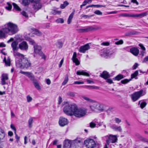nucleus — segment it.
Segmentation results:
<instances>
[{"instance_id": "1", "label": "nucleus", "mask_w": 148, "mask_h": 148, "mask_svg": "<svg viewBox=\"0 0 148 148\" xmlns=\"http://www.w3.org/2000/svg\"><path fill=\"white\" fill-rule=\"evenodd\" d=\"M5 27L0 30V38H5V34L12 36L17 33L19 31L18 25L12 22H9L5 25Z\"/></svg>"}, {"instance_id": "2", "label": "nucleus", "mask_w": 148, "mask_h": 148, "mask_svg": "<svg viewBox=\"0 0 148 148\" xmlns=\"http://www.w3.org/2000/svg\"><path fill=\"white\" fill-rule=\"evenodd\" d=\"M82 142L80 138L73 140L72 142L69 140L64 141L63 148H81Z\"/></svg>"}, {"instance_id": "3", "label": "nucleus", "mask_w": 148, "mask_h": 148, "mask_svg": "<svg viewBox=\"0 0 148 148\" xmlns=\"http://www.w3.org/2000/svg\"><path fill=\"white\" fill-rule=\"evenodd\" d=\"M18 57L20 58V59L18 62H16V63L17 66L23 69H27L30 66L31 63L30 61L22 54H21V56H18Z\"/></svg>"}, {"instance_id": "4", "label": "nucleus", "mask_w": 148, "mask_h": 148, "mask_svg": "<svg viewBox=\"0 0 148 148\" xmlns=\"http://www.w3.org/2000/svg\"><path fill=\"white\" fill-rule=\"evenodd\" d=\"M76 105L74 103L65 105L63 108L64 112L69 116L73 115L74 110L76 107Z\"/></svg>"}, {"instance_id": "5", "label": "nucleus", "mask_w": 148, "mask_h": 148, "mask_svg": "<svg viewBox=\"0 0 148 148\" xmlns=\"http://www.w3.org/2000/svg\"><path fill=\"white\" fill-rule=\"evenodd\" d=\"M75 109L73 115L78 118H81L84 116L87 112V110L85 108H78L77 105Z\"/></svg>"}, {"instance_id": "6", "label": "nucleus", "mask_w": 148, "mask_h": 148, "mask_svg": "<svg viewBox=\"0 0 148 148\" xmlns=\"http://www.w3.org/2000/svg\"><path fill=\"white\" fill-rule=\"evenodd\" d=\"M106 138V143L109 145L110 143H114L117 142V138L116 136L110 134L108 135L105 136L103 137V139H105Z\"/></svg>"}, {"instance_id": "7", "label": "nucleus", "mask_w": 148, "mask_h": 148, "mask_svg": "<svg viewBox=\"0 0 148 148\" xmlns=\"http://www.w3.org/2000/svg\"><path fill=\"white\" fill-rule=\"evenodd\" d=\"M84 144L87 148H94L96 146L95 141L90 138H88L85 140Z\"/></svg>"}, {"instance_id": "8", "label": "nucleus", "mask_w": 148, "mask_h": 148, "mask_svg": "<svg viewBox=\"0 0 148 148\" xmlns=\"http://www.w3.org/2000/svg\"><path fill=\"white\" fill-rule=\"evenodd\" d=\"M143 90H141L132 94L130 95V97L132 101L133 102H135L138 100L140 97L143 96Z\"/></svg>"}, {"instance_id": "9", "label": "nucleus", "mask_w": 148, "mask_h": 148, "mask_svg": "<svg viewBox=\"0 0 148 148\" xmlns=\"http://www.w3.org/2000/svg\"><path fill=\"white\" fill-rule=\"evenodd\" d=\"M101 28L98 27L89 26L85 28H80L77 29L79 32L83 33L100 29Z\"/></svg>"}, {"instance_id": "10", "label": "nucleus", "mask_w": 148, "mask_h": 148, "mask_svg": "<svg viewBox=\"0 0 148 148\" xmlns=\"http://www.w3.org/2000/svg\"><path fill=\"white\" fill-rule=\"evenodd\" d=\"M147 13L144 12L139 14H132L128 13H124L121 14V16L124 17H140L141 18L147 15Z\"/></svg>"}, {"instance_id": "11", "label": "nucleus", "mask_w": 148, "mask_h": 148, "mask_svg": "<svg viewBox=\"0 0 148 148\" xmlns=\"http://www.w3.org/2000/svg\"><path fill=\"white\" fill-rule=\"evenodd\" d=\"M17 43L16 42L14 41L11 44V47L12 48L13 54L14 56L17 57L18 56H21V54L17 51L18 48L17 47Z\"/></svg>"}, {"instance_id": "12", "label": "nucleus", "mask_w": 148, "mask_h": 148, "mask_svg": "<svg viewBox=\"0 0 148 148\" xmlns=\"http://www.w3.org/2000/svg\"><path fill=\"white\" fill-rule=\"evenodd\" d=\"M28 45L25 41H23L19 44V48L21 50L26 51L28 50Z\"/></svg>"}, {"instance_id": "13", "label": "nucleus", "mask_w": 148, "mask_h": 148, "mask_svg": "<svg viewBox=\"0 0 148 148\" xmlns=\"http://www.w3.org/2000/svg\"><path fill=\"white\" fill-rule=\"evenodd\" d=\"M68 123L69 121L66 119L62 117H61L59 118V124L61 127H64Z\"/></svg>"}, {"instance_id": "14", "label": "nucleus", "mask_w": 148, "mask_h": 148, "mask_svg": "<svg viewBox=\"0 0 148 148\" xmlns=\"http://www.w3.org/2000/svg\"><path fill=\"white\" fill-rule=\"evenodd\" d=\"M90 48L89 44H86L84 45L81 46L79 48V51L81 53H84L86 51Z\"/></svg>"}, {"instance_id": "15", "label": "nucleus", "mask_w": 148, "mask_h": 148, "mask_svg": "<svg viewBox=\"0 0 148 148\" xmlns=\"http://www.w3.org/2000/svg\"><path fill=\"white\" fill-rule=\"evenodd\" d=\"M110 127L114 131L119 132H122V128L121 126L117 125L116 124H113L111 125Z\"/></svg>"}, {"instance_id": "16", "label": "nucleus", "mask_w": 148, "mask_h": 148, "mask_svg": "<svg viewBox=\"0 0 148 148\" xmlns=\"http://www.w3.org/2000/svg\"><path fill=\"white\" fill-rule=\"evenodd\" d=\"M93 103L91 106H90V108L91 110L94 111L95 110H98L99 106V103L96 101H95L93 100V102H92Z\"/></svg>"}, {"instance_id": "17", "label": "nucleus", "mask_w": 148, "mask_h": 148, "mask_svg": "<svg viewBox=\"0 0 148 148\" xmlns=\"http://www.w3.org/2000/svg\"><path fill=\"white\" fill-rule=\"evenodd\" d=\"M1 84L2 85H4L6 84L5 81L8 79V75L6 74H3L2 75Z\"/></svg>"}, {"instance_id": "18", "label": "nucleus", "mask_w": 148, "mask_h": 148, "mask_svg": "<svg viewBox=\"0 0 148 148\" xmlns=\"http://www.w3.org/2000/svg\"><path fill=\"white\" fill-rule=\"evenodd\" d=\"M130 52L134 55L137 56L139 53V50L136 47H133L130 49Z\"/></svg>"}, {"instance_id": "19", "label": "nucleus", "mask_w": 148, "mask_h": 148, "mask_svg": "<svg viewBox=\"0 0 148 148\" xmlns=\"http://www.w3.org/2000/svg\"><path fill=\"white\" fill-rule=\"evenodd\" d=\"M77 57V53L76 52H74L73 56L72 58V60L73 62L75 63L76 65H79L80 63L77 59L76 58Z\"/></svg>"}, {"instance_id": "20", "label": "nucleus", "mask_w": 148, "mask_h": 148, "mask_svg": "<svg viewBox=\"0 0 148 148\" xmlns=\"http://www.w3.org/2000/svg\"><path fill=\"white\" fill-rule=\"evenodd\" d=\"M42 7V4L39 2L34 3L33 5V8L34 10L36 11H37L40 9Z\"/></svg>"}, {"instance_id": "21", "label": "nucleus", "mask_w": 148, "mask_h": 148, "mask_svg": "<svg viewBox=\"0 0 148 148\" xmlns=\"http://www.w3.org/2000/svg\"><path fill=\"white\" fill-rule=\"evenodd\" d=\"M76 74L77 75H83L88 77L90 76L89 74L84 70L78 71L76 72Z\"/></svg>"}, {"instance_id": "22", "label": "nucleus", "mask_w": 148, "mask_h": 148, "mask_svg": "<svg viewBox=\"0 0 148 148\" xmlns=\"http://www.w3.org/2000/svg\"><path fill=\"white\" fill-rule=\"evenodd\" d=\"M34 52L35 53L39 54L41 52V47L37 45L34 46Z\"/></svg>"}, {"instance_id": "23", "label": "nucleus", "mask_w": 148, "mask_h": 148, "mask_svg": "<svg viewBox=\"0 0 148 148\" xmlns=\"http://www.w3.org/2000/svg\"><path fill=\"white\" fill-rule=\"evenodd\" d=\"M100 76L105 79L109 78L110 75L106 71H103L102 73L100 75Z\"/></svg>"}, {"instance_id": "24", "label": "nucleus", "mask_w": 148, "mask_h": 148, "mask_svg": "<svg viewBox=\"0 0 148 148\" xmlns=\"http://www.w3.org/2000/svg\"><path fill=\"white\" fill-rule=\"evenodd\" d=\"M3 61L4 62L5 65L6 66H10V59L9 58H8L6 59L5 57H4L3 59Z\"/></svg>"}, {"instance_id": "25", "label": "nucleus", "mask_w": 148, "mask_h": 148, "mask_svg": "<svg viewBox=\"0 0 148 148\" xmlns=\"http://www.w3.org/2000/svg\"><path fill=\"white\" fill-rule=\"evenodd\" d=\"M33 31L34 34L38 36H40L42 35V33L37 29H34Z\"/></svg>"}, {"instance_id": "26", "label": "nucleus", "mask_w": 148, "mask_h": 148, "mask_svg": "<svg viewBox=\"0 0 148 148\" xmlns=\"http://www.w3.org/2000/svg\"><path fill=\"white\" fill-rule=\"evenodd\" d=\"M33 83L35 88L39 90L41 89L40 87L37 80L34 81Z\"/></svg>"}, {"instance_id": "27", "label": "nucleus", "mask_w": 148, "mask_h": 148, "mask_svg": "<svg viewBox=\"0 0 148 148\" xmlns=\"http://www.w3.org/2000/svg\"><path fill=\"white\" fill-rule=\"evenodd\" d=\"M82 97L88 102L92 103L93 102V100L86 96H82Z\"/></svg>"}, {"instance_id": "28", "label": "nucleus", "mask_w": 148, "mask_h": 148, "mask_svg": "<svg viewBox=\"0 0 148 148\" xmlns=\"http://www.w3.org/2000/svg\"><path fill=\"white\" fill-rule=\"evenodd\" d=\"M105 106L103 104L99 103V106L98 110L101 111L104 110L105 109Z\"/></svg>"}, {"instance_id": "29", "label": "nucleus", "mask_w": 148, "mask_h": 148, "mask_svg": "<svg viewBox=\"0 0 148 148\" xmlns=\"http://www.w3.org/2000/svg\"><path fill=\"white\" fill-rule=\"evenodd\" d=\"M138 71H136L133 74H132L131 75V79L135 78L136 79H137V77L136 76L138 75Z\"/></svg>"}, {"instance_id": "30", "label": "nucleus", "mask_w": 148, "mask_h": 148, "mask_svg": "<svg viewBox=\"0 0 148 148\" xmlns=\"http://www.w3.org/2000/svg\"><path fill=\"white\" fill-rule=\"evenodd\" d=\"M74 12H75L74 11L70 15L67 21L68 24H69L71 23V20L73 18V15L74 14Z\"/></svg>"}, {"instance_id": "31", "label": "nucleus", "mask_w": 148, "mask_h": 148, "mask_svg": "<svg viewBox=\"0 0 148 148\" xmlns=\"http://www.w3.org/2000/svg\"><path fill=\"white\" fill-rule=\"evenodd\" d=\"M30 0H22V4L24 6L28 5L30 3Z\"/></svg>"}, {"instance_id": "32", "label": "nucleus", "mask_w": 148, "mask_h": 148, "mask_svg": "<svg viewBox=\"0 0 148 148\" xmlns=\"http://www.w3.org/2000/svg\"><path fill=\"white\" fill-rule=\"evenodd\" d=\"M69 4V3L66 1L64 2L63 4L61 5L60 7L61 9H63Z\"/></svg>"}, {"instance_id": "33", "label": "nucleus", "mask_w": 148, "mask_h": 148, "mask_svg": "<svg viewBox=\"0 0 148 148\" xmlns=\"http://www.w3.org/2000/svg\"><path fill=\"white\" fill-rule=\"evenodd\" d=\"M69 76L68 75H66L65 77L64 81L62 83V84L63 85H65L68 82L69 80Z\"/></svg>"}, {"instance_id": "34", "label": "nucleus", "mask_w": 148, "mask_h": 148, "mask_svg": "<svg viewBox=\"0 0 148 148\" xmlns=\"http://www.w3.org/2000/svg\"><path fill=\"white\" fill-rule=\"evenodd\" d=\"M123 78V75H117L116 77L114 78L113 79L115 80L118 81L120 80L121 79Z\"/></svg>"}, {"instance_id": "35", "label": "nucleus", "mask_w": 148, "mask_h": 148, "mask_svg": "<svg viewBox=\"0 0 148 148\" xmlns=\"http://www.w3.org/2000/svg\"><path fill=\"white\" fill-rule=\"evenodd\" d=\"M7 6L5 7V8L8 10H10L12 7V5L8 2L7 3Z\"/></svg>"}, {"instance_id": "36", "label": "nucleus", "mask_w": 148, "mask_h": 148, "mask_svg": "<svg viewBox=\"0 0 148 148\" xmlns=\"http://www.w3.org/2000/svg\"><path fill=\"white\" fill-rule=\"evenodd\" d=\"M14 7V8L16 10L18 11H21V8L19 7L15 3H12Z\"/></svg>"}, {"instance_id": "37", "label": "nucleus", "mask_w": 148, "mask_h": 148, "mask_svg": "<svg viewBox=\"0 0 148 148\" xmlns=\"http://www.w3.org/2000/svg\"><path fill=\"white\" fill-rule=\"evenodd\" d=\"M94 16V15H92L90 16H89L85 14H82L80 16L81 18H89L91 17H92Z\"/></svg>"}, {"instance_id": "38", "label": "nucleus", "mask_w": 148, "mask_h": 148, "mask_svg": "<svg viewBox=\"0 0 148 148\" xmlns=\"http://www.w3.org/2000/svg\"><path fill=\"white\" fill-rule=\"evenodd\" d=\"M33 120L32 118H30L28 120V124L29 127L31 128L32 127V123Z\"/></svg>"}, {"instance_id": "39", "label": "nucleus", "mask_w": 148, "mask_h": 148, "mask_svg": "<svg viewBox=\"0 0 148 148\" xmlns=\"http://www.w3.org/2000/svg\"><path fill=\"white\" fill-rule=\"evenodd\" d=\"M114 120L115 122L117 124H119L121 121V119L117 117L115 118Z\"/></svg>"}, {"instance_id": "40", "label": "nucleus", "mask_w": 148, "mask_h": 148, "mask_svg": "<svg viewBox=\"0 0 148 148\" xmlns=\"http://www.w3.org/2000/svg\"><path fill=\"white\" fill-rule=\"evenodd\" d=\"M131 80V79H125L121 81V82L122 84H126L127 83L129 82Z\"/></svg>"}, {"instance_id": "41", "label": "nucleus", "mask_w": 148, "mask_h": 148, "mask_svg": "<svg viewBox=\"0 0 148 148\" xmlns=\"http://www.w3.org/2000/svg\"><path fill=\"white\" fill-rule=\"evenodd\" d=\"M56 21L57 23H62L64 22V20L62 18H59L57 19Z\"/></svg>"}, {"instance_id": "42", "label": "nucleus", "mask_w": 148, "mask_h": 148, "mask_svg": "<svg viewBox=\"0 0 148 148\" xmlns=\"http://www.w3.org/2000/svg\"><path fill=\"white\" fill-rule=\"evenodd\" d=\"M57 45L59 48H61L63 45V43L62 42L58 41L57 42Z\"/></svg>"}, {"instance_id": "43", "label": "nucleus", "mask_w": 148, "mask_h": 148, "mask_svg": "<svg viewBox=\"0 0 148 148\" xmlns=\"http://www.w3.org/2000/svg\"><path fill=\"white\" fill-rule=\"evenodd\" d=\"M123 43V41L122 40H120L119 41L116 42H115V44L116 45H122Z\"/></svg>"}, {"instance_id": "44", "label": "nucleus", "mask_w": 148, "mask_h": 148, "mask_svg": "<svg viewBox=\"0 0 148 148\" xmlns=\"http://www.w3.org/2000/svg\"><path fill=\"white\" fill-rule=\"evenodd\" d=\"M27 101L28 102H29L32 101V98L29 95H28L26 97Z\"/></svg>"}, {"instance_id": "45", "label": "nucleus", "mask_w": 148, "mask_h": 148, "mask_svg": "<svg viewBox=\"0 0 148 148\" xmlns=\"http://www.w3.org/2000/svg\"><path fill=\"white\" fill-rule=\"evenodd\" d=\"M94 13L98 15H101L102 14V13L98 10H97L95 11Z\"/></svg>"}, {"instance_id": "46", "label": "nucleus", "mask_w": 148, "mask_h": 148, "mask_svg": "<svg viewBox=\"0 0 148 148\" xmlns=\"http://www.w3.org/2000/svg\"><path fill=\"white\" fill-rule=\"evenodd\" d=\"M2 134V137L1 138H2L4 137H5V134L3 130L1 129H0V134Z\"/></svg>"}, {"instance_id": "47", "label": "nucleus", "mask_w": 148, "mask_h": 148, "mask_svg": "<svg viewBox=\"0 0 148 148\" xmlns=\"http://www.w3.org/2000/svg\"><path fill=\"white\" fill-rule=\"evenodd\" d=\"M146 104V102H142L140 105V107L142 108H143L145 106Z\"/></svg>"}, {"instance_id": "48", "label": "nucleus", "mask_w": 148, "mask_h": 148, "mask_svg": "<svg viewBox=\"0 0 148 148\" xmlns=\"http://www.w3.org/2000/svg\"><path fill=\"white\" fill-rule=\"evenodd\" d=\"M61 12L59 11H56L54 10L51 12V13L53 14H59L61 13Z\"/></svg>"}, {"instance_id": "49", "label": "nucleus", "mask_w": 148, "mask_h": 148, "mask_svg": "<svg viewBox=\"0 0 148 148\" xmlns=\"http://www.w3.org/2000/svg\"><path fill=\"white\" fill-rule=\"evenodd\" d=\"M30 79L33 82V83L34 82V81L36 80L35 79L34 77V76L32 74V75L30 76V77H29Z\"/></svg>"}, {"instance_id": "50", "label": "nucleus", "mask_w": 148, "mask_h": 148, "mask_svg": "<svg viewBox=\"0 0 148 148\" xmlns=\"http://www.w3.org/2000/svg\"><path fill=\"white\" fill-rule=\"evenodd\" d=\"M96 126L95 124L93 122H91L90 123V126L91 128H94Z\"/></svg>"}, {"instance_id": "51", "label": "nucleus", "mask_w": 148, "mask_h": 148, "mask_svg": "<svg viewBox=\"0 0 148 148\" xmlns=\"http://www.w3.org/2000/svg\"><path fill=\"white\" fill-rule=\"evenodd\" d=\"M101 45L103 46H108L109 45L110 43L109 42H103Z\"/></svg>"}, {"instance_id": "52", "label": "nucleus", "mask_w": 148, "mask_h": 148, "mask_svg": "<svg viewBox=\"0 0 148 148\" xmlns=\"http://www.w3.org/2000/svg\"><path fill=\"white\" fill-rule=\"evenodd\" d=\"M130 32L131 36L137 34H138V32H137L134 31H130Z\"/></svg>"}, {"instance_id": "53", "label": "nucleus", "mask_w": 148, "mask_h": 148, "mask_svg": "<svg viewBox=\"0 0 148 148\" xmlns=\"http://www.w3.org/2000/svg\"><path fill=\"white\" fill-rule=\"evenodd\" d=\"M10 127L12 129L14 130V133L16 134V129L14 125L13 124H11L10 125Z\"/></svg>"}, {"instance_id": "54", "label": "nucleus", "mask_w": 148, "mask_h": 148, "mask_svg": "<svg viewBox=\"0 0 148 148\" xmlns=\"http://www.w3.org/2000/svg\"><path fill=\"white\" fill-rule=\"evenodd\" d=\"M67 95L69 96L73 97L75 96V95L74 92H69L67 93Z\"/></svg>"}, {"instance_id": "55", "label": "nucleus", "mask_w": 148, "mask_h": 148, "mask_svg": "<svg viewBox=\"0 0 148 148\" xmlns=\"http://www.w3.org/2000/svg\"><path fill=\"white\" fill-rule=\"evenodd\" d=\"M21 14L26 17H28V15L26 12L24 11H23L21 13Z\"/></svg>"}, {"instance_id": "56", "label": "nucleus", "mask_w": 148, "mask_h": 148, "mask_svg": "<svg viewBox=\"0 0 148 148\" xmlns=\"http://www.w3.org/2000/svg\"><path fill=\"white\" fill-rule=\"evenodd\" d=\"M106 82L110 84H111L113 83V81L111 79H107Z\"/></svg>"}, {"instance_id": "57", "label": "nucleus", "mask_w": 148, "mask_h": 148, "mask_svg": "<svg viewBox=\"0 0 148 148\" xmlns=\"http://www.w3.org/2000/svg\"><path fill=\"white\" fill-rule=\"evenodd\" d=\"M139 45L140 46V47L144 51H145L146 50L145 48V47L143 46V44H140Z\"/></svg>"}, {"instance_id": "58", "label": "nucleus", "mask_w": 148, "mask_h": 148, "mask_svg": "<svg viewBox=\"0 0 148 148\" xmlns=\"http://www.w3.org/2000/svg\"><path fill=\"white\" fill-rule=\"evenodd\" d=\"M39 54L42 57V59H44L45 60L46 59V57L45 55H44V54L43 53H42L41 52Z\"/></svg>"}, {"instance_id": "59", "label": "nucleus", "mask_w": 148, "mask_h": 148, "mask_svg": "<svg viewBox=\"0 0 148 148\" xmlns=\"http://www.w3.org/2000/svg\"><path fill=\"white\" fill-rule=\"evenodd\" d=\"M84 82H79V81H75V82L74 83V84H84Z\"/></svg>"}, {"instance_id": "60", "label": "nucleus", "mask_w": 148, "mask_h": 148, "mask_svg": "<svg viewBox=\"0 0 148 148\" xmlns=\"http://www.w3.org/2000/svg\"><path fill=\"white\" fill-rule=\"evenodd\" d=\"M29 41L30 44L32 45H34L35 44V41L33 40L30 39Z\"/></svg>"}, {"instance_id": "61", "label": "nucleus", "mask_w": 148, "mask_h": 148, "mask_svg": "<svg viewBox=\"0 0 148 148\" xmlns=\"http://www.w3.org/2000/svg\"><path fill=\"white\" fill-rule=\"evenodd\" d=\"M131 2L134 3H135L136 5H138L139 4V3L137 1V0H132Z\"/></svg>"}, {"instance_id": "62", "label": "nucleus", "mask_w": 148, "mask_h": 148, "mask_svg": "<svg viewBox=\"0 0 148 148\" xmlns=\"http://www.w3.org/2000/svg\"><path fill=\"white\" fill-rule=\"evenodd\" d=\"M138 64L137 63H135L133 65L132 69H135L138 67Z\"/></svg>"}, {"instance_id": "63", "label": "nucleus", "mask_w": 148, "mask_h": 148, "mask_svg": "<svg viewBox=\"0 0 148 148\" xmlns=\"http://www.w3.org/2000/svg\"><path fill=\"white\" fill-rule=\"evenodd\" d=\"M26 74H25V75L27 76L28 77H29L32 74V73L28 72H26Z\"/></svg>"}, {"instance_id": "64", "label": "nucleus", "mask_w": 148, "mask_h": 148, "mask_svg": "<svg viewBox=\"0 0 148 148\" xmlns=\"http://www.w3.org/2000/svg\"><path fill=\"white\" fill-rule=\"evenodd\" d=\"M143 62H148V56H146L143 60Z\"/></svg>"}]
</instances>
